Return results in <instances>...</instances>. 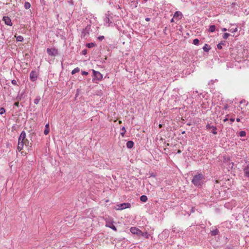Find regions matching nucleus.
<instances>
[{
  "label": "nucleus",
  "instance_id": "1",
  "mask_svg": "<svg viewBox=\"0 0 249 249\" xmlns=\"http://www.w3.org/2000/svg\"><path fill=\"white\" fill-rule=\"evenodd\" d=\"M203 178L204 176L202 174H198L194 176L192 182L196 186L200 187L203 184L202 179Z\"/></svg>",
  "mask_w": 249,
  "mask_h": 249
},
{
  "label": "nucleus",
  "instance_id": "2",
  "mask_svg": "<svg viewBox=\"0 0 249 249\" xmlns=\"http://www.w3.org/2000/svg\"><path fill=\"white\" fill-rule=\"evenodd\" d=\"M130 207L131 204L129 203H124L116 205L115 209L117 210H122L126 208H129Z\"/></svg>",
  "mask_w": 249,
  "mask_h": 249
},
{
  "label": "nucleus",
  "instance_id": "3",
  "mask_svg": "<svg viewBox=\"0 0 249 249\" xmlns=\"http://www.w3.org/2000/svg\"><path fill=\"white\" fill-rule=\"evenodd\" d=\"M106 219V226L112 229L113 230L116 231L117 229L114 225V222L112 221V219Z\"/></svg>",
  "mask_w": 249,
  "mask_h": 249
},
{
  "label": "nucleus",
  "instance_id": "4",
  "mask_svg": "<svg viewBox=\"0 0 249 249\" xmlns=\"http://www.w3.org/2000/svg\"><path fill=\"white\" fill-rule=\"evenodd\" d=\"M47 52L49 55L55 56L58 55V51L55 48H48Z\"/></svg>",
  "mask_w": 249,
  "mask_h": 249
},
{
  "label": "nucleus",
  "instance_id": "5",
  "mask_svg": "<svg viewBox=\"0 0 249 249\" xmlns=\"http://www.w3.org/2000/svg\"><path fill=\"white\" fill-rule=\"evenodd\" d=\"M206 127L207 129L210 132L213 133L214 134H216L217 133V128L216 126L211 125V124H207Z\"/></svg>",
  "mask_w": 249,
  "mask_h": 249
},
{
  "label": "nucleus",
  "instance_id": "6",
  "mask_svg": "<svg viewBox=\"0 0 249 249\" xmlns=\"http://www.w3.org/2000/svg\"><path fill=\"white\" fill-rule=\"evenodd\" d=\"M92 72L94 76L93 80L96 79L97 80H101L103 78V75L99 71L92 70Z\"/></svg>",
  "mask_w": 249,
  "mask_h": 249
},
{
  "label": "nucleus",
  "instance_id": "7",
  "mask_svg": "<svg viewBox=\"0 0 249 249\" xmlns=\"http://www.w3.org/2000/svg\"><path fill=\"white\" fill-rule=\"evenodd\" d=\"M130 232L135 235H137L138 236L140 237L141 234V231L136 227H131L130 229Z\"/></svg>",
  "mask_w": 249,
  "mask_h": 249
},
{
  "label": "nucleus",
  "instance_id": "8",
  "mask_svg": "<svg viewBox=\"0 0 249 249\" xmlns=\"http://www.w3.org/2000/svg\"><path fill=\"white\" fill-rule=\"evenodd\" d=\"M37 77V74L35 71H32L30 74V80L34 82L35 81Z\"/></svg>",
  "mask_w": 249,
  "mask_h": 249
},
{
  "label": "nucleus",
  "instance_id": "9",
  "mask_svg": "<svg viewBox=\"0 0 249 249\" xmlns=\"http://www.w3.org/2000/svg\"><path fill=\"white\" fill-rule=\"evenodd\" d=\"M105 25H107L108 24L107 26H109L110 24L112 23V21H111L110 18L109 17V15L106 14V17L104 19Z\"/></svg>",
  "mask_w": 249,
  "mask_h": 249
},
{
  "label": "nucleus",
  "instance_id": "10",
  "mask_svg": "<svg viewBox=\"0 0 249 249\" xmlns=\"http://www.w3.org/2000/svg\"><path fill=\"white\" fill-rule=\"evenodd\" d=\"M26 133L24 131H22L19 136L18 138V141L19 142H25V138H26ZM26 141H27L26 140Z\"/></svg>",
  "mask_w": 249,
  "mask_h": 249
},
{
  "label": "nucleus",
  "instance_id": "11",
  "mask_svg": "<svg viewBox=\"0 0 249 249\" xmlns=\"http://www.w3.org/2000/svg\"><path fill=\"white\" fill-rule=\"evenodd\" d=\"M3 20L4 21L5 24L7 25L11 26L12 25L11 20L8 17H3Z\"/></svg>",
  "mask_w": 249,
  "mask_h": 249
},
{
  "label": "nucleus",
  "instance_id": "12",
  "mask_svg": "<svg viewBox=\"0 0 249 249\" xmlns=\"http://www.w3.org/2000/svg\"><path fill=\"white\" fill-rule=\"evenodd\" d=\"M244 175L247 178H249V164H248L243 169Z\"/></svg>",
  "mask_w": 249,
  "mask_h": 249
},
{
  "label": "nucleus",
  "instance_id": "13",
  "mask_svg": "<svg viewBox=\"0 0 249 249\" xmlns=\"http://www.w3.org/2000/svg\"><path fill=\"white\" fill-rule=\"evenodd\" d=\"M182 16V14L180 12L177 11L174 14V18L177 19H179L181 18Z\"/></svg>",
  "mask_w": 249,
  "mask_h": 249
},
{
  "label": "nucleus",
  "instance_id": "14",
  "mask_svg": "<svg viewBox=\"0 0 249 249\" xmlns=\"http://www.w3.org/2000/svg\"><path fill=\"white\" fill-rule=\"evenodd\" d=\"M24 144H25V142H18V149L19 151H20L23 147Z\"/></svg>",
  "mask_w": 249,
  "mask_h": 249
},
{
  "label": "nucleus",
  "instance_id": "15",
  "mask_svg": "<svg viewBox=\"0 0 249 249\" xmlns=\"http://www.w3.org/2000/svg\"><path fill=\"white\" fill-rule=\"evenodd\" d=\"M50 132L49 124L48 123L45 125V128L44 131L45 135H47Z\"/></svg>",
  "mask_w": 249,
  "mask_h": 249
},
{
  "label": "nucleus",
  "instance_id": "16",
  "mask_svg": "<svg viewBox=\"0 0 249 249\" xmlns=\"http://www.w3.org/2000/svg\"><path fill=\"white\" fill-rule=\"evenodd\" d=\"M149 234L147 232H143L141 231V234H140V236H142L145 237L146 239H148L149 237Z\"/></svg>",
  "mask_w": 249,
  "mask_h": 249
},
{
  "label": "nucleus",
  "instance_id": "17",
  "mask_svg": "<svg viewBox=\"0 0 249 249\" xmlns=\"http://www.w3.org/2000/svg\"><path fill=\"white\" fill-rule=\"evenodd\" d=\"M133 146H134V142L132 141H129L127 142L126 146L128 148H131L133 147Z\"/></svg>",
  "mask_w": 249,
  "mask_h": 249
},
{
  "label": "nucleus",
  "instance_id": "18",
  "mask_svg": "<svg viewBox=\"0 0 249 249\" xmlns=\"http://www.w3.org/2000/svg\"><path fill=\"white\" fill-rule=\"evenodd\" d=\"M140 200L143 202H145L147 200V197L145 195H142L140 197Z\"/></svg>",
  "mask_w": 249,
  "mask_h": 249
},
{
  "label": "nucleus",
  "instance_id": "19",
  "mask_svg": "<svg viewBox=\"0 0 249 249\" xmlns=\"http://www.w3.org/2000/svg\"><path fill=\"white\" fill-rule=\"evenodd\" d=\"M210 49L209 46L207 44H205L203 47V50L205 52H208Z\"/></svg>",
  "mask_w": 249,
  "mask_h": 249
},
{
  "label": "nucleus",
  "instance_id": "20",
  "mask_svg": "<svg viewBox=\"0 0 249 249\" xmlns=\"http://www.w3.org/2000/svg\"><path fill=\"white\" fill-rule=\"evenodd\" d=\"M24 8L26 9H29L31 7V4L29 2L26 1L24 3Z\"/></svg>",
  "mask_w": 249,
  "mask_h": 249
},
{
  "label": "nucleus",
  "instance_id": "21",
  "mask_svg": "<svg viewBox=\"0 0 249 249\" xmlns=\"http://www.w3.org/2000/svg\"><path fill=\"white\" fill-rule=\"evenodd\" d=\"M230 36V34L229 33H223V35H222V37L223 38H224V39H226L227 38H228L229 36Z\"/></svg>",
  "mask_w": 249,
  "mask_h": 249
},
{
  "label": "nucleus",
  "instance_id": "22",
  "mask_svg": "<svg viewBox=\"0 0 249 249\" xmlns=\"http://www.w3.org/2000/svg\"><path fill=\"white\" fill-rule=\"evenodd\" d=\"M226 42L225 41H221L220 42H219V50L222 48V45H225L226 44Z\"/></svg>",
  "mask_w": 249,
  "mask_h": 249
},
{
  "label": "nucleus",
  "instance_id": "23",
  "mask_svg": "<svg viewBox=\"0 0 249 249\" xmlns=\"http://www.w3.org/2000/svg\"><path fill=\"white\" fill-rule=\"evenodd\" d=\"M80 71V69L79 68H76L73 69L71 71V74H74Z\"/></svg>",
  "mask_w": 249,
  "mask_h": 249
},
{
  "label": "nucleus",
  "instance_id": "24",
  "mask_svg": "<svg viewBox=\"0 0 249 249\" xmlns=\"http://www.w3.org/2000/svg\"><path fill=\"white\" fill-rule=\"evenodd\" d=\"M246 135V132L245 131H241L239 132V135L241 137H245Z\"/></svg>",
  "mask_w": 249,
  "mask_h": 249
},
{
  "label": "nucleus",
  "instance_id": "25",
  "mask_svg": "<svg viewBox=\"0 0 249 249\" xmlns=\"http://www.w3.org/2000/svg\"><path fill=\"white\" fill-rule=\"evenodd\" d=\"M40 100V97L39 96L36 97V98L34 100V103L36 105L38 104Z\"/></svg>",
  "mask_w": 249,
  "mask_h": 249
},
{
  "label": "nucleus",
  "instance_id": "26",
  "mask_svg": "<svg viewBox=\"0 0 249 249\" xmlns=\"http://www.w3.org/2000/svg\"><path fill=\"white\" fill-rule=\"evenodd\" d=\"M86 46L89 48H91L92 47H93L94 46H95V44L93 43H88L87 45H86Z\"/></svg>",
  "mask_w": 249,
  "mask_h": 249
},
{
  "label": "nucleus",
  "instance_id": "27",
  "mask_svg": "<svg viewBox=\"0 0 249 249\" xmlns=\"http://www.w3.org/2000/svg\"><path fill=\"white\" fill-rule=\"evenodd\" d=\"M121 131H122V132H121V135L123 137H124V134H125V132H126V131H125V127L123 126V127L121 128Z\"/></svg>",
  "mask_w": 249,
  "mask_h": 249
},
{
  "label": "nucleus",
  "instance_id": "28",
  "mask_svg": "<svg viewBox=\"0 0 249 249\" xmlns=\"http://www.w3.org/2000/svg\"><path fill=\"white\" fill-rule=\"evenodd\" d=\"M215 29V27L214 25H211L210 26V28H209V31L211 32H213L214 31Z\"/></svg>",
  "mask_w": 249,
  "mask_h": 249
},
{
  "label": "nucleus",
  "instance_id": "29",
  "mask_svg": "<svg viewBox=\"0 0 249 249\" xmlns=\"http://www.w3.org/2000/svg\"><path fill=\"white\" fill-rule=\"evenodd\" d=\"M228 31L230 32H231V33H235V32H236L237 31V28L235 27V28H231V29H229L228 30Z\"/></svg>",
  "mask_w": 249,
  "mask_h": 249
},
{
  "label": "nucleus",
  "instance_id": "30",
  "mask_svg": "<svg viewBox=\"0 0 249 249\" xmlns=\"http://www.w3.org/2000/svg\"><path fill=\"white\" fill-rule=\"evenodd\" d=\"M199 43V40L197 38H196L193 40V44L196 45H198Z\"/></svg>",
  "mask_w": 249,
  "mask_h": 249
},
{
  "label": "nucleus",
  "instance_id": "31",
  "mask_svg": "<svg viewBox=\"0 0 249 249\" xmlns=\"http://www.w3.org/2000/svg\"><path fill=\"white\" fill-rule=\"evenodd\" d=\"M217 229L215 230H213L211 231V234L213 236H215L217 234Z\"/></svg>",
  "mask_w": 249,
  "mask_h": 249
},
{
  "label": "nucleus",
  "instance_id": "32",
  "mask_svg": "<svg viewBox=\"0 0 249 249\" xmlns=\"http://www.w3.org/2000/svg\"><path fill=\"white\" fill-rule=\"evenodd\" d=\"M23 40V37L21 36H18L17 37V40L18 41H22Z\"/></svg>",
  "mask_w": 249,
  "mask_h": 249
},
{
  "label": "nucleus",
  "instance_id": "33",
  "mask_svg": "<svg viewBox=\"0 0 249 249\" xmlns=\"http://www.w3.org/2000/svg\"><path fill=\"white\" fill-rule=\"evenodd\" d=\"M5 112V110L3 107H0V114L2 115Z\"/></svg>",
  "mask_w": 249,
  "mask_h": 249
},
{
  "label": "nucleus",
  "instance_id": "34",
  "mask_svg": "<svg viewBox=\"0 0 249 249\" xmlns=\"http://www.w3.org/2000/svg\"><path fill=\"white\" fill-rule=\"evenodd\" d=\"M98 39L100 41H102V40H103L104 39V36H99L98 37Z\"/></svg>",
  "mask_w": 249,
  "mask_h": 249
},
{
  "label": "nucleus",
  "instance_id": "35",
  "mask_svg": "<svg viewBox=\"0 0 249 249\" xmlns=\"http://www.w3.org/2000/svg\"><path fill=\"white\" fill-rule=\"evenodd\" d=\"M86 35V29H84L82 32V35L81 36L83 37H85Z\"/></svg>",
  "mask_w": 249,
  "mask_h": 249
},
{
  "label": "nucleus",
  "instance_id": "36",
  "mask_svg": "<svg viewBox=\"0 0 249 249\" xmlns=\"http://www.w3.org/2000/svg\"><path fill=\"white\" fill-rule=\"evenodd\" d=\"M82 74L83 75H87L88 74V72L85 71H82Z\"/></svg>",
  "mask_w": 249,
  "mask_h": 249
},
{
  "label": "nucleus",
  "instance_id": "37",
  "mask_svg": "<svg viewBox=\"0 0 249 249\" xmlns=\"http://www.w3.org/2000/svg\"><path fill=\"white\" fill-rule=\"evenodd\" d=\"M12 83L13 84V85H17V81L15 80H13L12 81Z\"/></svg>",
  "mask_w": 249,
  "mask_h": 249
},
{
  "label": "nucleus",
  "instance_id": "38",
  "mask_svg": "<svg viewBox=\"0 0 249 249\" xmlns=\"http://www.w3.org/2000/svg\"><path fill=\"white\" fill-rule=\"evenodd\" d=\"M221 30L222 31H223V32H225V31H227V29L226 28H223L221 29Z\"/></svg>",
  "mask_w": 249,
  "mask_h": 249
},
{
  "label": "nucleus",
  "instance_id": "39",
  "mask_svg": "<svg viewBox=\"0 0 249 249\" xmlns=\"http://www.w3.org/2000/svg\"><path fill=\"white\" fill-rule=\"evenodd\" d=\"M145 20H146V21H149L150 20V18H145Z\"/></svg>",
  "mask_w": 249,
  "mask_h": 249
},
{
  "label": "nucleus",
  "instance_id": "40",
  "mask_svg": "<svg viewBox=\"0 0 249 249\" xmlns=\"http://www.w3.org/2000/svg\"><path fill=\"white\" fill-rule=\"evenodd\" d=\"M228 108V105H226L224 106V107H223L224 109H226Z\"/></svg>",
  "mask_w": 249,
  "mask_h": 249
},
{
  "label": "nucleus",
  "instance_id": "41",
  "mask_svg": "<svg viewBox=\"0 0 249 249\" xmlns=\"http://www.w3.org/2000/svg\"><path fill=\"white\" fill-rule=\"evenodd\" d=\"M230 121L232 122H233L234 121V118H231L230 119Z\"/></svg>",
  "mask_w": 249,
  "mask_h": 249
},
{
  "label": "nucleus",
  "instance_id": "42",
  "mask_svg": "<svg viewBox=\"0 0 249 249\" xmlns=\"http://www.w3.org/2000/svg\"><path fill=\"white\" fill-rule=\"evenodd\" d=\"M231 165V167L229 166V168H232V167H233V162H231V163L230 164V165Z\"/></svg>",
  "mask_w": 249,
  "mask_h": 249
},
{
  "label": "nucleus",
  "instance_id": "43",
  "mask_svg": "<svg viewBox=\"0 0 249 249\" xmlns=\"http://www.w3.org/2000/svg\"><path fill=\"white\" fill-rule=\"evenodd\" d=\"M236 121L238 122H240V118H237L236 119Z\"/></svg>",
  "mask_w": 249,
  "mask_h": 249
},
{
  "label": "nucleus",
  "instance_id": "44",
  "mask_svg": "<svg viewBox=\"0 0 249 249\" xmlns=\"http://www.w3.org/2000/svg\"><path fill=\"white\" fill-rule=\"evenodd\" d=\"M174 18H172L171 19V22H174Z\"/></svg>",
  "mask_w": 249,
  "mask_h": 249
},
{
  "label": "nucleus",
  "instance_id": "45",
  "mask_svg": "<svg viewBox=\"0 0 249 249\" xmlns=\"http://www.w3.org/2000/svg\"><path fill=\"white\" fill-rule=\"evenodd\" d=\"M18 103H17L16 102V103H15V105L16 106H18Z\"/></svg>",
  "mask_w": 249,
  "mask_h": 249
},
{
  "label": "nucleus",
  "instance_id": "46",
  "mask_svg": "<svg viewBox=\"0 0 249 249\" xmlns=\"http://www.w3.org/2000/svg\"><path fill=\"white\" fill-rule=\"evenodd\" d=\"M83 53H84V54H85V53H86V51H85V50L83 51Z\"/></svg>",
  "mask_w": 249,
  "mask_h": 249
},
{
  "label": "nucleus",
  "instance_id": "47",
  "mask_svg": "<svg viewBox=\"0 0 249 249\" xmlns=\"http://www.w3.org/2000/svg\"><path fill=\"white\" fill-rule=\"evenodd\" d=\"M138 4V2H136V4L135 5V7H136L137 6V4Z\"/></svg>",
  "mask_w": 249,
  "mask_h": 249
},
{
  "label": "nucleus",
  "instance_id": "48",
  "mask_svg": "<svg viewBox=\"0 0 249 249\" xmlns=\"http://www.w3.org/2000/svg\"><path fill=\"white\" fill-rule=\"evenodd\" d=\"M119 124H121L122 123V121H119Z\"/></svg>",
  "mask_w": 249,
  "mask_h": 249
},
{
  "label": "nucleus",
  "instance_id": "49",
  "mask_svg": "<svg viewBox=\"0 0 249 249\" xmlns=\"http://www.w3.org/2000/svg\"><path fill=\"white\" fill-rule=\"evenodd\" d=\"M221 193L220 192H219L218 193V194H219V197L220 196V195Z\"/></svg>",
  "mask_w": 249,
  "mask_h": 249
},
{
  "label": "nucleus",
  "instance_id": "50",
  "mask_svg": "<svg viewBox=\"0 0 249 249\" xmlns=\"http://www.w3.org/2000/svg\"><path fill=\"white\" fill-rule=\"evenodd\" d=\"M159 126H160V127H161V125L160 124L159 125Z\"/></svg>",
  "mask_w": 249,
  "mask_h": 249
},
{
  "label": "nucleus",
  "instance_id": "51",
  "mask_svg": "<svg viewBox=\"0 0 249 249\" xmlns=\"http://www.w3.org/2000/svg\"><path fill=\"white\" fill-rule=\"evenodd\" d=\"M227 119H225L224 120V121H226Z\"/></svg>",
  "mask_w": 249,
  "mask_h": 249
},
{
  "label": "nucleus",
  "instance_id": "52",
  "mask_svg": "<svg viewBox=\"0 0 249 249\" xmlns=\"http://www.w3.org/2000/svg\"><path fill=\"white\" fill-rule=\"evenodd\" d=\"M144 1H147L148 0H143Z\"/></svg>",
  "mask_w": 249,
  "mask_h": 249
},
{
  "label": "nucleus",
  "instance_id": "53",
  "mask_svg": "<svg viewBox=\"0 0 249 249\" xmlns=\"http://www.w3.org/2000/svg\"><path fill=\"white\" fill-rule=\"evenodd\" d=\"M211 244H213V241H212V242H211Z\"/></svg>",
  "mask_w": 249,
  "mask_h": 249
},
{
  "label": "nucleus",
  "instance_id": "54",
  "mask_svg": "<svg viewBox=\"0 0 249 249\" xmlns=\"http://www.w3.org/2000/svg\"><path fill=\"white\" fill-rule=\"evenodd\" d=\"M230 249L229 248V249Z\"/></svg>",
  "mask_w": 249,
  "mask_h": 249
}]
</instances>
